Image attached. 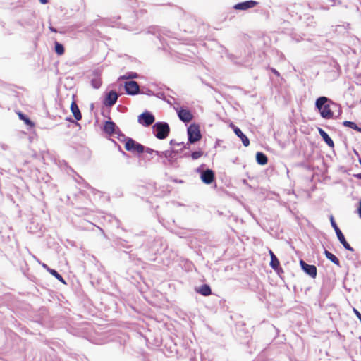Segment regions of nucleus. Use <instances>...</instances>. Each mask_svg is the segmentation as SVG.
Segmentation results:
<instances>
[{
    "instance_id": "obj_1",
    "label": "nucleus",
    "mask_w": 361,
    "mask_h": 361,
    "mask_svg": "<svg viewBox=\"0 0 361 361\" xmlns=\"http://www.w3.org/2000/svg\"><path fill=\"white\" fill-rule=\"evenodd\" d=\"M329 103L330 100L326 97H319L315 103L321 116L326 119H330L333 117V112L330 108Z\"/></svg>"
},
{
    "instance_id": "obj_2",
    "label": "nucleus",
    "mask_w": 361,
    "mask_h": 361,
    "mask_svg": "<svg viewBox=\"0 0 361 361\" xmlns=\"http://www.w3.org/2000/svg\"><path fill=\"white\" fill-rule=\"evenodd\" d=\"M153 130L156 137L163 140L168 136L170 129L166 123L158 122L153 126Z\"/></svg>"
},
{
    "instance_id": "obj_3",
    "label": "nucleus",
    "mask_w": 361,
    "mask_h": 361,
    "mask_svg": "<svg viewBox=\"0 0 361 361\" xmlns=\"http://www.w3.org/2000/svg\"><path fill=\"white\" fill-rule=\"evenodd\" d=\"M330 221H331V226L334 228L335 232L336 233V235H337L340 243L343 245V247L346 250L353 252V248L352 247H350V245L345 240L344 235H343L342 232L341 231V230L338 227L337 224H336L333 216H330Z\"/></svg>"
},
{
    "instance_id": "obj_4",
    "label": "nucleus",
    "mask_w": 361,
    "mask_h": 361,
    "mask_svg": "<svg viewBox=\"0 0 361 361\" xmlns=\"http://www.w3.org/2000/svg\"><path fill=\"white\" fill-rule=\"evenodd\" d=\"M188 140L190 143H195L201 139L200 128L196 124L190 125L188 128Z\"/></svg>"
},
{
    "instance_id": "obj_5",
    "label": "nucleus",
    "mask_w": 361,
    "mask_h": 361,
    "mask_svg": "<svg viewBox=\"0 0 361 361\" xmlns=\"http://www.w3.org/2000/svg\"><path fill=\"white\" fill-rule=\"evenodd\" d=\"M125 148L127 151L131 152L142 153L144 151V147L131 138L126 140Z\"/></svg>"
},
{
    "instance_id": "obj_6",
    "label": "nucleus",
    "mask_w": 361,
    "mask_h": 361,
    "mask_svg": "<svg viewBox=\"0 0 361 361\" xmlns=\"http://www.w3.org/2000/svg\"><path fill=\"white\" fill-rule=\"evenodd\" d=\"M154 121V116L148 111L144 112L138 116L139 123L145 126H149L152 124Z\"/></svg>"
},
{
    "instance_id": "obj_7",
    "label": "nucleus",
    "mask_w": 361,
    "mask_h": 361,
    "mask_svg": "<svg viewBox=\"0 0 361 361\" xmlns=\"http://www.w3.org/2000/svg\"><path fill=\"white\" fill-rule=\"evenodd\" d=\"M300 264L302 270L309 276L315 278L317 276V268L314 265H310L305 263L303 260H300Z\"/></svg>"
},
{
    "instance_id": "obj_8",
    "label": "nucleus",
    "mask_w": 361,
    "mask_h": 361,
    "mask_svg": "<svg viewBox=\"0 0 361 361\" xmlns=\"http://www.w3.org/2000/svg\"><path fill=\"white\" fill-rule=\"evenodd\" d=\"M125 89L128 94L134 95L139 92V85L135 81H129L125 83Z\"/></svg>"
},
{
    "instance_id": "obj_9",
    "label": "nucleus",
    "mask_w": 361,
    "mask_h": 361,
    "mask_svg": "<svg viewBox=\"0 0 361 361\" xmlns=\"http://www.w3.org/2000/svg\"><path fill=\"white\" fill-rule=\"evenodd\" d=\"M214 178V172L207 169L206 171H202L201 173V180L206 184H210L212 183Z\"/></svg>"
},
{
    "instance_id": "obj_10",
    "label": "nucleus",
    "mask_w": 361,
    "mask_h": 361,
    "mask_svg": "<svg viewBox=\"0 0 361 361\" xmlns=\"http://www.w3.org/2000/svg\"><path fill=\"white\" fill-rule=\"evenodd\" d=\"M257 4L255 1H247L242 3L237 4L234 6V8L237 10H247L250 8L255 7Z\"/></svg>"
},
{
    "instance_id": "obj_11",
    "label": "nucleus",
    "mask_w": 361,
    "mask_h": 361,
    "mask_svg": "<svg viewBox=\"0 0 361 361\" xmlns=\"http://www.w3.org/2000/svg\"><path fill=\"white\" fill-rule=\"evenodd\" d=\"M117 99V93L114 91H111L107 94L104 104L106 106H111L116 102Z\"/></svg>"
},
{
    "instance_id": "obj_12",
    "label": "nucleus",
    "mask_w": 361,
    "mask_h": 361,
    "mask_svg": "<svg viewBox=\"0 0 361 361\" xmlns=\"http://www.w3.org/2000/svg\"><path fill=\"white\" fill-rule=\"evenodd\" d=\"M179 118L184 122H189L192 119V115L190 111L180 109L178 111Z\"/></svg>"
},
{
    "instance_id": "obj_13",
    "label": "nucleus",
    "mask_w": 361,
    "mask_h": 361,
    "mask_svg": "<svg viewBox=\"0 0 361 361\" xmlns=\"http://www.w3.org/2000/svg\"><path fill=\"white\" fill-rule=\"evenodd\" d=\"M233 130L235 135L240 138L244 146L247 147L250 145L249 139L245 135L242 131L238 128L233 126Z\"/></svg>"
},
{
    "instance_id": "obj_14",
    "label": "nucleus",
    "mask_w": 361,
    "mask_h": 361,
    "mask_svg": "<svg viewBox=\"0 0 361 361\" xmlns=\"http://www.w3.org/2000/svg\"><path fill=\"white\" fill-rule=\"evenodd\" d=\"M104 131L108 134H114L116 133L118 128L116 126V124L112 121H106L104 126Z\"/></svg>"
},
{
    "instance_id": "obj_15",
    "label": "nucleus",
    "mask_w": 361,
    "mask_h": 361,
    "mask_svg": "<svg viewBox=\"0 0 361 361\" xmlns=\"http://www.w3.org/2000/svg\"><path fill=\"white\" fill-rule=\"evenodd\" d=\"M71 111L75 117V118L78 121L80 120L82 118L80 111L79 110L78 106H77L75 102H73L71 105Z\"/></svg>"
},
{
    "instance_id": "obj_16",
    "label": "nucleus",
    "mask_w": 361,
    "mask_h": 361,
    "mask_svg": "<svg viewBox=\"0 0 361 361\" xmlns=\"http://www.w3.org/2000/svg\"><path fill=\"white\" fill-rule=\"evenodd\" d=\"M319 133L321 137L329 147L334 146L333 140L330 138L328 134L323 129L319 128Z\"/></svg>"
},
{
    "instance_id": "obj_17",
    "label": "nucleus",
    "mask_w": 361,
    "mask_h": 361,
    "mask_svg": "<svg viewBox=\"0 0 361 361\" xmlns=\"http://www.w3.org/2000/svg\"><path fill=\"white\" fill-rule=\"evenodd\" d=\"M269 253L271 257L270 266L276 270L279 266V261L271 250L269 251Z\"/></svg>"
},
{
    "instance_id": "obj_18",
    "label": "nucleus",
    "mask_w": 361,
    "mask_h": 361,
    "mask_svg": "<svg viewBox=\"0 0 361 361\" xmlns=\"http://www.w3.org/2000/svg\"><path fill=\"white\" fill-rule=\"evenodd\" d=\"M256 160L260 165H264L267 163V157L262 152H257L256 154Z\"/></svg>"
},
{
    "instance_id": "obj_19",
    "label": "nucleus",
    "mask_w": 361,
    "mask_h": 361,
    "mask_svg": "<svg viewBox=\"0 0 361 361\" xmlns=\"http://www.w3.org/2000/svg\"><path fill=\"white\" fill-rule=\"evenodd\" d=\"M197 291L202 295L207 296L211 294V288L208 285H202Z\"/></svg>"
},
{
    "instance_id": "obj_20",
    "label": "nucleus",
    "mask_w": 361,
    "mask_h": 361,
    "mask_svg": "<svg viewBox=\"0 0 361 361\" xmlns=\"http://www.w3.org/2000/svg\"><path fill=\"white\" fill-rule=\"evenodd\" d=\"M324 254L328 259L331 261L335 264L339 265V260L334 255L327 250L324 251Z\"/></svg>"
},
{
    "instance_id": "obj_21",
    "label": "nucleus",
    "mask_w": 361,
    "mask_h": 361,
    "mask_svg": "<svg viewBox=\"0 0 361 361\" xmlns=\"http://www.w3.org/2000/svg\"><path fill=\"white\" fill-rule=\"evenodd\" d=\"M55 51L58 55L60 56L64 54L63 46L58 42H55Z\"/></svg>"
},
{
    "instance_id": "obj_22",
    "label": "nucleus",
    "mask_w": 361,
    "mask_h": 361,
    "mask_svg": "<svg viewBox=\"0 0 361 361\" xmlns=\"http://www.w3.org/2000/svg\"><path fill=\"white\" fill-rule=\"evenodd\" d=\"M343 126L346 127L351 128L352 129H355L358 132H361V128H359L354 122L352 121H344Z\"/></svg>"
},
{
    "instance_id": "obj_23",
    "label": "nucleus",
    "mask_w": 361,
    "mask_h": 361,
    "mask_svg": "<svg viewBox=\"0 0 361 361\" xmlns=\"http://www.w3.org/2000/svg\"><path fill=\"white\" fill-rule=\"evenodd\" d=\"M49 272L56 279H57L59 281L62 282L64 284L66 283L63 277L56 270L51 269V270H49Z\"/></svg>"
},
{
    "instance_id": "obj_24",
    "label": "nucleus",
    "mask_w": 361,
    "mask_h": 361,
    "mask_svg": "<svg viewBox=\"0 0 361 361\" xmlns=\"http://www.w3.org/2000/svg\"><path fill=\"white\" fill-rule=\"evenodd\" d=\"M18 116L19 118L21 120L24 121L26 124L33 126V123L31 122V121L28 118H27L23 114L19 113Z\"/></svg>"
},
{
    "instance_id": "obj_25",
    "label": "nucleus",
    "mask_w": 361,
    "mask_h": 361,
    "mask_svg": "<svg viewBox=\"0 0 361 361\" xmlns=\"http://www.w3.org/2000/svg\"><path fill=\"white\" fill-rule=\"evenodd\" d=\"M137 77V73H130L128 75H122L119 78V80L129 79V78H136Z\"/></svg>"
},
{
    "instance_id": "obj_26",
    "label": "nucleus",
    "mask_w": 361,
    "mask_h": 361,
    "mask_svg": "<svg viewBox=\"0 0 361 361\" xmlns=\"http://www.w3.org/2000/svg\"><path fill=\"white\" fill-rule=\"evenodd\" d=\"M101 85L102 81L99 78L93 79L92 80V85L96 89L99 88L101 86Z\"/></svg>"
},
{
    "instance_id": "obj_27",
    "label": "nucleus",
    "mask_w": 361,
    "mask_h": 361,
    "mask_svg": "<svg viewBox=\"0 0 361 361\" xmlns=\"http://www.w3.org/2000/svg\"><path fill=\"white\" fill-rule=\"evenodd\" d=\"M202 151H197V152H192V154H191V157H192V159H197L200 157H202Z\"/></svg>"
},
{
    "instance_id": "obj_28",
    "label": "nucleus",
    "mask_w": 361,
    "mask_h": 361,
    "mask_svg": "<svg viewBox=\"0 0 361 361\" xmlns=\"http://www.w3.org/2000/svg\"><path fill=\"white\" fill-rule=\"evenodd\" d=\"M42 266L43 268H44L48 272H49V270H51V268H49L46 264H42Z\"/></svg>"
},
{
    "instance_id": "obj_29",
    "label": "nucleus",
    "mask_w": 361,
    "mask_h": 361,
    "mask_svg": "<svg viewBox=\"0 0 361 361\" xmlns=\"http://www.w3.org/2000/svg\"><path fill=\"white\" fill-rule=\"evenodd\" d=\"M358 214H359L360 217L361 218V201L360 202V207H359V209H358Z\"/></svg>"
},
{
    "instance_id": "obj_30",
    "label": "nucleus",
    "mask_w": 361,
    "mask_h": 361,
    "mask_svg": "<svg viewBox=\"0 0 361 361\" xmlns=\"http://www.w3.org/2000/svg\"><path fill=\"white\" fill-rule=\"evenodd\" d=\"M39 1L42 3V4H46L48 2V0H39Z\"/></svg>"
},
{
    "instance_id": "obj_31",
    "label": "nucleus",
    "mask_w": 361,
    "mask_h": 361,
    "mask_svg": "<svg viewBox=\"0 0 361 361\" xmlns=\"http://www.w3.org/2000/svg\"><path fill=\"white\" fill-rule=\"evenodd\" d=\"M147 152H149V153H151L152 152V149H147Z\"/></svg>"
},
{
    "instance_id": "obj_32",
    "label": "nucleus",
    "mask_w": 361,
    "mask_h": 361,
    "mask_svg": "<svg viewBox=\"0 0 361 361\" xmlns=\"http://www.w3.org/2000/svg\"><path fill=\"white\" fill-rule=\"evenodd\" d=\"M358 178L361 179V173H359L356 176Z\"/></svg>"
},
{
    "instance_id": "obj_33",
    "label": "nucleus",
    "mask_w": 361,
    "mask_h": 361,
    "mask_svg": "<svg viewBox=\"0 0 361 361\" xmlns=\"http://www.w3.org/2000/svg\"><path fill=\"white\" fill-rule=\"evenodd\" d=\"M274 73L279 75V73L276 70H274Z\"/></svg>"
},
{
    "instance_id": "obj_34",
    "label": "nucleus",
    "mask_w": 361,
    "mask_h": 361,
    "mask_svg": "<svg viewBox=\"0 0 361 361\" xmlns=\"http://www.w3.org/2000/svg\"><path fill=\"white\" fill-rule=\"evenodd\" d=\"M50 29H51V30L52 32H56V30H54V28H50Z\"/></svg>"
}]
</instances>
